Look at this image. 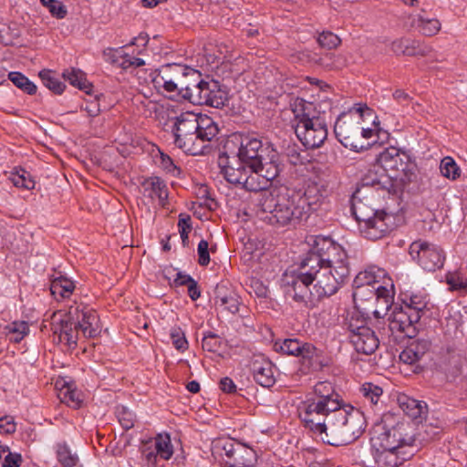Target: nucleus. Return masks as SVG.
<instances>
[{"label":"nucleus","instance_id":"nucleus-5","mask_svg":"<svg viewBox=\"0 0 467 467\" xmlns=\"http://www.w3.org/2000/svg\"><path fill=\"white\" fill-rule=\"evenodd\" d=\"M232 159L238 160L246 164L248 168L259 167L258 164L265 160V156L272 150L273 145L269 141H263L254 136L234 137L228 140L224 145Z\"/></svg>","mask_w":467,"mask_h":467},{"label":"nucleus","instance_id":"nucleus-39","mask_svg":"<svg viewBox=\"0 0 467 467\" xmlns=\"http://www.w3.org/2000/svg\"><path fill=\"white\" fill-rule=\"evenodd\" d=\"M62 77L72 86L90 94L93 86L87 80L86 74L82 70L71 67L64 70Z\"/></svg>","mask_w":467,"mask_h":467},{"label":"nucleus","instance_id":"nucleus-56","mask_svg":"<svg viewBox=\"0 0 467 467\" xmlns=\"http://www.w3.org/2000/svg\"><path fill=\"white\" fill-rule=\"evenodd\" d=\"M319 63L322 67L328 69L341 68L346 65L345 60L340 56H336L330 53L320 57Z\"/></svg>","mask_w":467,"mask_h":467},{"label":"nucleus","instance_id":"nucleus-59","mask_svg":"<svg viewBox=\"0 0 467 467\" xmlns=\"http://www.w3.org/2000/svg\"><path fill=\"white\" fill-rule=\"evenodd\" d=\"M361 187L359 189L362 190L364 196H366V188H375L377 190L380 189L382 187L381 182L379 178L377 176L376 173L368 172L366 174L360 182Z\"/></svg>","mask_w":467,"mask_h":467},{"label":"nucleus","instance_id":"nucleus-33","mask_svg":"<svg viewBox=\"0 0 467 467\" xmlns=\"http://www.w3.org/2000/svg\"><path fill=\"white\" fill-rule=\"evenodd\" d=\"M398 402L403 412L412 420H420L427 412V405L424 402L407 395H400Z\"/></svg>","mask_w":467,"mask_h":467},{"label":"nucleus","instance_id":"nucleus-23","mask_svg":"<svg viewBox=\"0 0 467 467\" xmlns=\"http://www.w3.org/2000/svg\"><path fill=\"white\" fill-rule=\"evenodd\" d=\"M366 196H364L361 189H357L352 195V213L359 225L372 219L382 211L369 208L364 202Z\"/></svg>","mask_w":467,"mask_h":467},{"label":"nucleus","instance_id":"nucleus-11","mask_svg":"<svg viewBox=\"0 0 467 467\" xmlns=\"http://www.w3.org/2000/svg\"><path fill=\"white\" fill-rule=\"evenodd\" d=\"M334 132L338 141L346 148L360 151L368 148L359 140L360 123L358 118L351 113H341L337 118Z\"/></svg>","mask_w":467,"mask_h":467},{"label":"nucleus","instance_id":"nucleus-50","mask_svg":"<svg viewBox=\"0 0 467 467\" xmlns=\"http://www.w3.org/2000/svg\"><path fill=\"white\" fill-rule=\"evenodd\" d=\"M361 392L371 404H377L383 393V390L377 385L372 383H365L361 388Z\"/></svg>","mask_w":467,"mask_h":467},{"label":"nucleus","instance_id":"nucleus-32","mask_svg":"<svg viewBox=\"0 0 467 467\" xmlns=\"http://www.w3.org/2000/svg\"><path fill=\"white\" fill-rule=\"evenodd\" d=\"M336 244H337L330 237L316 236L310 251L300 264L312 265L311 260L314 257H317V259L324 258Z\"/></svg>","mask_w":467,"mask_h":467},{"label":"nucleus","instance_id":"nucleus-35","mask_svg":"<svg viewBox=\"0 0 467 467\" xmlns=\"http://www.w3.org/2000/svg\"><path fill=\"white\" fill-rule=\"evenodd\" d=\"M391 50L398 56H423L425 51L420 42L410 38H400L391 43Z\"/></svg>","mask_w":467,"mask_h":467},{"label":"nucleus","instance_id":"nucleus-63","mask_svg":"<svg viewBox=\"0 0 467 467\" xmlns=\"http://www.w3.org/2000/svg\"><path fill=\"white\" fill-rule=\"evenodd\" d=\"M161 153V166L167 171L173 175L180 173V169L173 163L171 157L163 152Z\"/></svg>","mask_w":467,"mask_h":467},{"label":"nucleus","instance_id":"nucleus-44","mask_svg":"<svg viewBox=\"0 0 467 467\" xmlns=\"http://www.w3.org/2000/svg\"><path fill=\"white\" fill-rule=\"evenodd\" d=\"M155 451L163 460H169L173 454V448L169 434H158L155 438Z\"/></svg>","mask_w":467,"mask_h":467},{"label":"nucleus","instance_id":"nucleus-40","mask_svg":"<svg viewBox=\"0 0 467 467\" xmlns=\"http://www.w3.org/2000/svg\"><path fill=\"white\" fill-rule=\"evenodd\" d=\"M241 186L243 189L249 192H260V193L263 192H268L266 190L268 185L265 180L262 179L261 175H259V172H255L250 168H248Z\"/></svg>","mask_w":467,"mask_h":467},{"label":"nucleus","instance_id":"nucleus-2","mask_svg":"<svg viewBox=\"0 0 467 467\" xmlns=\"http://www.w3.org/2000/svg\"><path fill=\"white\" fill-rule=\"evenodd\" d=\"M328 430L323 441L332 446H344L357 441L367 427L366 418L361 410L343 403L334 409L328 416Z\"/></svg>","mask_w":467,"mask_h":467},{"label":"nucleus","instance_id":"nucleus-38","mask_svg":"<svg viewBox=\"0 0 467 467\" xmlns=\"http://www.w3.org/2000/svg\"><path fill=\"white\" fill-rule=\"evenodd\" d=\"M56 386L60 388L58 396L63 402L75 409L80 406L82 401L80 393L73 389L69 382H67L64 379L57 380Z\"/></svg>","mask_w":467,"mask_h":467},{"label":"nucleus","instance_id":"nucleus-52","mask_svg":"<svg viewBox=\"0 0 467 467\" xmlns=\"http://www.w3.org/2000/svg\"><path fill=\"white\" fill-rule=\"evenodd\" d=\"M303 342L296 338H286L279 346L280 350L287 355L298 357Z\"/></svg>","mask_w":467,"mask_h":467},{"label":"nucleus","instance_id":"nucleus-18","mask_svg":"<svg viewBox=\"0 0 467 467\" xmlns=\"http://www.w3.org/2000/svg\"><path fill=\"white\" fill-rule=\"evenodd\" d=\"M371 454L378 467H398L412 455L411 451H400L371 444Z\"/></svg>","mask_w":467,"mask_h":467},{"label":"nucleus","instance_id":"nucleus-31","mask_svg":"<svg viewBox=\"0 0 467 467\" xmlns=\"http://www.w3.org/2000/svg\"><path fill=\"white\" fill-rule=\"evenodd\" d=\"M144 192L151 199L157 198L159 204L165 206L168 200V188L165 182L160 177H150L142 184Z\"/></svg>","mask_w":467,"mask_h":467},{"label":"nucleus","instance_id":"nucleus-58","mask_svg":"<svg viewBox=\"0 0 467 467\" xmlns=\"http://www.w3.org/2000/svg\"><path fill=\"white\" fill-rule=\"evenodd\" d=\"M421 32L426 36H433L441 29V23L437 19H424L419 18Z\"/></svg>","mask_w":467,"mask_h":467},{"label":"nucleus","instance_id":"nucleus-55","mask_svg":"<svg viewBox=\"0 0 467 467\" xmlns=\"http://www.w3.org/2000/svg\"><path fill=\"white\" fill-rule=\"evenodd\" d=\"M41 3L47 7L52 16L57 18L61 19L67 16V8L62 2L58 0H41Z\"/></svg>","mask_w":467,"mask_h":467},{"label":"nucleus","instance_id":"nucleus-37","mask_svg":"<svg viewBox=\"0 0 467 467\" xmlns=\"http://www.w3.org/2000/svg\"><path fill=\"white\" fill-rule=\"evenodd\" d=\"M303 348H301L300 354L305 362H307L308 367L313 370H319L324 366L322 358L323 351L316 348L311 343L303 342Z\"/></svg>","mask_w":467,"mask_h":467},{"label":"nucleus","instance_id":"nucleus-53","mask_svg":"<svg viewBox=\"0 0 467 467\" xmlns=\"http://www.w3.org/2000/svg\"><path fill=\"white\" fill-rule=\"evenodd\" d=\"M109 54H111V62L118 63L122 68L126 69L130 67H132V57L124 54L123 47H119L118 49H109Z\"/></svg>","mask_w":467,"mask_h":467},{"label":"nucleus","instance_id":"nucleus-60","mask_svg":"<svg viewBox=\"0 0 467 467\" xmlns=\"http://www.w3.org/2000/svg\"><path fill=\"white\" fill-rule=\"evenodd\" d=\"M400 150L394 147L388 148L380 152L377 158V161L382 168L389 167V162L395 159L399 154Z\"/></svg>","mask_w":467,"mask_h":467},{"label":"nucleus","instance_id":"nucleus-51","mask_svg":"<svg viewBox=\"0 0 467 467\" xmlns=\"http://www.w3.org/2000/svg\"><path fill=\"white\" fill-rule=\"evenodd\" d=\"M317 42L322 47L332 49L340 45L341 39L330 31H324L318 36Z\"/></svg>","mask_w":467,"mask_h":467},{"label":"nucleus","instance_id":"nucleus-8","mask_svg":"<svg viewBox=\"0 0 467 467\" xmlns=\"http://www.w3.org/2000/svg\"><path fill=\"white\" fill-rule=\"evenodd\" d=\"M182 99L195 105H206L220 109L228 101L225 87L217 80H201L192 86L182 87Z\"/></svg>","mask_w":467,"mask_h":467},{"label":"nucleus","instance_id":"nucleus-1","mask_svg":"<svg viewBox=\"0 0 467 467\" xmlns=\"http://www.w3.org/2000/svg\"><path fill=\"white\" fill-rule=\"evenodd\" d=\"M299 264L296 270L286 271L282 285L287 296L296 302L313 307L324 297L333 296L348 276H341L328 267H314Z\"/></svg>","mask_w":467,"mask_h":467},{"label":"nucleus","instance_id":"nucleus-7","mask_svg":"<svg viewBox=\"0 0 467 467\" xmlns=\"http://www.w3.org/2000/svg\"><path fill=\"white\" fill-rule=\"evenodd\" d=\"M195 113L186 111L173 119L171 130L174 136V143L184 152L196 156L204 154V146L198 137Z\"/></svg>","mask_w":467,"mask_h":467},{"label":"nucleus","instance_id":"nucleus-34","mask_svg":"<svg viewBox=\"0 0 467 467\" xmlns=\"http://www.w3.org/2000/svg\"><path fill=\"white\" fill-rule=\"evenodd\" d=\"M256 462L255 451L244 444H237V451L232 459L225 460L229 467H251Z\"/></svg>","mask_w":467,"mask_h":467},{"label":"nucleus","instance_id":"nucleus-6","mask_svg":"<svg viewBox=\"0 0 467 467\" xmlns=\"http://www.w3.org/2000/svg\"><path fill=\"white\" fill-rule=\"evenodd\" d=\"M390 416H385L382 425L374 429L373 436L370 439L371 444L378 447H385L394 450L406 451L414 443V434L409 422L398 421L394 425H389Z\"/></svg>","mask_w":467,"mask_h":467},{"label":"nucleus","instance_id":"nucleus-27","mask_svg":"<svg viewBox=\"0 0 467 467\" xmlns=\"http://www.w3.org/2000/svg\"><path fill=\"white\" fill-rule=\"evenodd\" d=\"M195 121H198V137L204 146V150L208 148L209 142L218 134L219 129L213 119L207 115L195 114Z\"/></svg>","mask_w":467,"mask_h":467},{"label":"nucleus","instance_id":"nucleus-42","mask_svg":"<svg viewBox=\"0 0 467 467\" xmlns=\"http://www.w3.org/2000/svg\"><path fill=\"white\" fill-rule=\"evenodd\" d=\"M74 288L73 282L63 275L54 278L50 285L51 294L54 296L58 295L63 298L69 297Z\"/></svg>","mask_w":467,"mask_h":467},{"label":"nucleus","instance_id":"nucleus-62","mask_svg":"<svg viewBox=\"0 0 467 467\" xmlns=\"http://www.w3.org/2000/svg\"><path fill=\"white\" fill-rule=\"evenodd\" d=\"M198 263L202 265L206 266L210 263V254H209V244L205 240H202L198 244Z\"/></svg>","mask_w":467,"mask_h":467},{"label":"nucleus","instance_id":"nucleus-24","mask_svg":"<svg viewBox=\"0 0 467 467\" xmlns=\"http://www.w3.org/2000/svg\"><path fill=\"white\" fill-rule=\"evenodd\" d=\"M465 359L459 354L447 353L441 358L439 367L449 381H454L462 374Z\"/></svg>","mask_w":467,"mask_h":467},{"label":"nucleus","instance_id":"nucleus-14","mask_svg":"<svg viewBox=\"0 0 467 467\" xmlns=\"http://www.w3.org/2000/svg\"><path fill=\"white\" fill-rule=\"evenodd\" d=\"M293 193L304 220L311 212L317 211L324 200L323 191L315 182L306 184L303 190H293Z\"/></svg>","mask_w":467,"mask_h":467},{"label":"nucleus","instance_id":"nucleus-49","mask_svg":"<svg viewBox=\"0 0 467 467\" xmlns=\"http://www.w3.org/2000/svg\"><path fill=\"white\" fill-rule=\"evenodd\" d=\"M202 347L203 350L217 353L222 348V340L218 335L213 332H208L203 336Z\"/></svg>","mask_w":467,"mask_h":467},{"label":"nucleus","instance_id":"nucleus-30","mask_svg":"<svg viewBox=\"0 0 467 467\" xmlns=\"http://www.w3.org/2000/svg\"><path fill=\"white\" fill-rule=\"evenodd\" d=\"M215 305L232 314L239 311V296L232 290L223 285H217L215 288Z\"/></svg>","mask_w":467,"mask_h":467},{"label":"nucleus","instance_id":"nucleus-16","mask_svg":"<svg viewBox=\"0 0 467 467\" xmlns=\"http://www.w3.org/2000/svg\"><path fill=\"white\" fill-rule=\"evenodd\" d=\"M393 216L381 211L372 219L363 224H360V232L369 240H378L385 236L390 230Z\"/></svg>","mask_w":467,"mask_h":467},{"label":"nucleus","instance_id":"nucleus-9","mask_svg":"<svg viewBox=\"0 0 467 467\" xmlns=\"http://www.w3.org/2000/svg\"><path fill=\"white\" fill-rule=\"evenodd\" d=\"M333 411V408L321 401H303L298 407V416L305 428L319 435L322 441L328 430V416Z\"/></svg>","mask_w":467,"mask_h":467},{"label":"nucleus","instance_id":"nucleus-47","mask_svg":"<svg viewBox=\"0 0 467 467\" xmlns=\"http://www.w3.org/2000/svg\"><path fill=\"white\" fill-rule=\"evenodd\" d=\"M57 455L58 462L66 467H72L77 464V455L72 453L66 444H57Z\"/></svg>","mask_w":467,"mask_h":467},{"label":"nucleus","instance_id":"nucleus-4","mask_svg":"<svg viewBox=\"0 0 467 467\" xmlns=\"http://www.w3.org/2000/svg\"><path fill=\"white\" fill-rule=\"evenodd\" d=\"M292 106L296 120L295 132L298 140L305 147L309 149L321 147L327 138L326 122L319 117L310 118L306 113V109L311 104L306 103L302 99L297 98Z\"/></svg>","mask_w":467,"mask_h":467},{"label":"nucleus","instance_id":"nucleus-17","mask_svg":"<svg viewBox=\"0 0 467 467\" xmlns=\"http://www.w3.org/2000/svg\"><path fill=\"white\" fill-rule=\"evenodd\" d=\"M231 158L232 156L227 150L219 154L218 165L221 168V173L229 183L242 185L246 175L248 166L239 160L236 161L233 159L236 162L234 166L230 161Z\"/></svg>","mask_w":467,"mask_h":467},{"label":"nucleus","instance_id":"nucleus-20","mask_svg":"<svg viewBox=\"0 0 467 467\" xmlns=\"http://www.w3.org/2000/svg\"><path fill=\"white\" fill-rule=\"evenodd\" d=\"M314 398L306 399L305 401H321L326 406L337 409L344 401L340 395L336 392L333 384L329 381H319L314 386Z\"/></svg>","mask_w":467,"mask_h":467},{"label":"nucleus","instance_id":"nucleus-25","mask_svg":"<svg viewBox=\"0 0 467 467\" xmlns=\"http://www.w3.org/2000/svg\"><path fill=\"white\" fill-rule=\"evenodd\" d=\"M431 343L427 339H417L412 341L400 354V359L406 364H415L420 361L428 353Z\"/></svg>","mask_w":467,"mask_h":467},{"label":"nucleus","instance_id":"nucleus-48","mask_svg":"<svg viewBox=\"0 0 467 467\" xmlns=\"http://www.w3.org/2000/svg\"><path fill=\"white\" fill-rule=\"evenodd\" d=\"M10 180L15 186L19 188L31 190L35 187V182L30 178L29 173L25 170L12 173Z\"/></svg>","mask_w":467,"mask_h":467},{"label":"nucleus","instance_id":"nucleus-22","mask_svg":"<svg viewBox=\"0 0 467 467\" xmlns=\"http://www.w3.org/2000/svg\"><path fill=\"white\" fill-rule=\"evenodd\" d=\"M258 166L259 167H254L253 171L259 172V175H261L262 179L265 180L267 184L275 180L282 171L278 161V154L275 149L270 150V153L265 156V160H263Z\"/></svg>","mask_w":467,"mask_h":467},{"label":"nucleus","instance_id":"nucleus-15","mask_svg":"<svg viewBox=\"0 0 467 467\" xmlns=\"http://www.w3.org/2000/svg\"><path fill=\"white\" fill-rule=\"evenodd\" d=\"M311 265L308 268L309 270L314 269V267H328L335 271V273L338 274L341 276H348L349 268L348 263V255L343 247L339 244H336L324 258L317 259L314 257L311 260Z\"/></svg>","mask_w":467,"mask_h":467},{"label":"nucleus","instance_id":"nucleus-36","mask_svg":"<svg viewBox=\"0 0 467 467\" xmlns=\"http://www.w3.org/2000/svg\"><path fill=\"white\" fill-rule=\"evenodd\" d=\"M444 282L448 285V291L460 296L467 295V277L464 273L459 270L449 271L444 276Z\"/></svg>","mask_w":467,"mask_h":467},{"label":"nucleus","instance_id":"nucleus-43","mask_svg":"<svg viewBox=\"0 0 467 467\" xmlns=\"http://www.w3.org/2000/svg\"><path fill=\"white\" fill-rule=\"evenodd\" d=\"M7 78L16 87L28 95H33L36 92V86L20 72H9Z\"/></svg>","mask_w":467,"mask_h":467},{"label":"nucleus","instance_id":"nucleus-64","mask_svg":"<svg viewBox=\"0 0 467 467\" xmlns=\"http://www.w3.org/2000/svg\"><path fill=\"white\" fill-rule=\"evenodd\" d=\"M16 425L10 416L0 418V433L11 434L16 431Z\"/></svg>","mask_w":467,"mask_h":467},{"label":"nucleus","instance_id":"nucleus-12","mask_svg":"<svg viewBox=\"0 0 467 467\" xmlns=\"http://www.w3.org/2000/svg\"><path fill=\"white\" fill-rule=\"evenodd\" d=\"M409 253L411 258L427 271H435L444 265L445 253L436 244L421 240L414 241L410 246Z\"/></svg>","mask_w":467,"mask_h":467},{"label":"nucleus","instance_id":"nucleus-54","mask_svg":"<svg viewBox=\"0 0 467 467\" xmlns=\"http://www.w3.org/2000/svg\"><path fill=\"white\" fill-rule=\"evenodd\" d=\"M347 329L349 331V335L358 334L361 331V328H367L365 320L359 317L358 313H352L346 320Z\"/></svg>","mask_w":467,"mask_h":467},{"label":"nucleus","instance_id":"nucleus-57","mask_svg":"<svg viewBox=\"0 0 467 467\" xmlns=\"http://www.w3.org/2000/svg\"><path fill=\"white\" fill-rule=\"evenodd\" d=\"M171 338L177 350L183 352L188 348V341L180 327H174L171 330Z\"/></svg>","mask_w":467,"mask_h":467},{"label":"nucleus","instance_id":"nucleus-61","mask_svg":"<svg viewBox=\"0 0 467 467\" xmlns=\"http://www.w3.org/2000/svg\"><path fill=\"white\" fill-rule=\"evenodd\" d=\"M117 413L119 421L123 429L128 431L134 426V415L131 411L128 410L125 407H121Z\"/></svg>","mask_w":467,"mask_h":467},{"label":"nucleus","instance_id":"nucleus-26","mask_svg":"<svg viewBox=\"0 0 467 467\" xmlns=\"http://www.w3.org/2000/svg\"><path fill=\"white\" fill-rule=\"evenodd\" d=\"M254 379L264 388H270L275 382L274 365L269 360H254L252 363Z\"/></svg>","mask_w":467,"mask_h":467},{"label":"nucleus","instance_id":"nucleus-3","mask_svg":"<svg viewBox=\"0 0 467 467\" xmlns=\"http://www.w3.org/2000/svg\"><path fill=\"white\" fill-rule=\"evenodd\" d=\"M257 205L270 214L267 218L272 224L295 225L304 220L293 190L285 187L259 193Z\"/></svg>","mask_w":467,"mask_h":467},{"label":"nucleus","instance_id":"nucleus-46","mask_svg":"<svg viewBox=\"0 0 467 467\" xmlns=\"http://www.w3.org/2000/svg\"><path fill=\"white\" fill-rule=\"evenodd\" d=\"M440 171L442 176L455 181L461 175V170L455 161L450 157H444L440 164Z\"/></svg>","mask_w":467,"mask_h":467},{"label":"nucleus","instance_id":"nucleus-28","mask_svg":"<svg viewBox=\"0 0 467 467\" xmlns=\"http://www.w3.org/2000/svg\"><path fill=\"white\" fill-rule=\"evenodd\" d=\"M355 291L353 293V299L356 304L358 301L374 300L369 296V290H374L373 275L369 272L359 273L354 279Z\"/></svg>","mask_w":467,"mask_h":467},{"label":"nucleus","instance_id":"nucleus-41","mask_svg":"<svg viewBox=\"0 0 467 467\" xmlns=\"http://www.w3.org/2000/svg\"><path fill=\"white\" fill-rule=\"evenodd\" d=\"M153 82L155 83V85L162 86L166 92L173 93L174 94L172 96L173 98L174 97L182 98L183 94L182 92V87L190 86L189 84H185L182 79H177V81H174L171 78H168V76H160V75L157 76L153 79Z\"/></svg>","mask_w":467,"mask_h":467},{"label":"nucleus","instance_id":"nucleus-13","mask_svg":"<svg viewBox=\"0 0 467 467\" xmlns=\"http://www.w3.org/2000/svg\"><path fill=\"white\" fill-rule=\"evenodd\" d=\"M75 317L71 312L54 313L52 316V330L57 335L59 342H65L68 348L77 346L78 328L75 327Z\"/></svg>","mask_w":467,"mask_h":467},{"label":"nucleus","instance_id":"nucleus-10","mask_svg":"<svg viewBox=\"0 0 467 467\" xmlns=\"http://www.w3.org/2000/svg\"><path fill=\"white\" fill-rule=\"evenodd\" d=\"M425 307L424 302H419L413 306L410 305L396 306L392 313V319L389 321V329L400 331L410 338L414 337L417 334L416 324L420 321Z\"/></svg>","mask_w":467,"mask_h":467},{"label":"nucleus","instance_id":"nucleus-19","mask_svg":"<svg viewBox=\"0 0 467 467\" xmlns=\"http://www.w3.org/2000/svg\"><path fill=\"white\" fill-rule=\"evenodd\" d=\"M349 339L356 351L364 355L373 354L379 346V337L370 327L361 328L359 333L349 335Z\"/></svg>","mask_w":467,"mask_h":467},{"label":"nucleus","instance_id":"nucleus-29","mask_svg":"<svg viewBox=\"0 0 467 467\" xmlns=\"http://www.w3.org/2000/svg\"><path fill=\"white\" fill-rule=\"evenodd\" d=\"M374 290H369V296L375 298V301L381 309L376 308L373 315L376 317H380V312L388 310L393 302V293L386 286L380 285L373 276Z\"/></svg>","mask_w":467,"mask_h":467},{"label":"nucleus","instance_id":"nucleus-45","mask_svg":"<svg viewBox=\"0 0 467 467\" xmlns=\"http://www.w3.org/2000/svg\"><path fill=\"white\" fill-rule=\"evenodd\" d=\"M39 78L43 84L55 94H61L66 88L63 82L53 76V72L51 70H41L39 72Z\"/></svg>","mask_w":467,"mask_h":467},{"label":"nucleus","instance_id":"nucleus-21","mask_svg":"<svg viewBox=\"0 0 467 467\" xmlns=\"http://www.w3.org/2000/svg\"><path fill=\"white\" fill-rule=\"evenodd\" d=\"M76 316L77 323L75 327L82 332L84 337H95L100 333L99 319L95 311L91 309L82 310L77 312Z\"/></svg>","mask_w":467,"mask_h":467}]
</instances>
